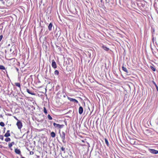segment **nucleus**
<instances>
[{
    "label": "nucleus",
    "instance_id": "c756f323",
    "mask_svg": "<svg viewBox=\"0 0 158 158\" xmlns=\"http://www.w3.org/2000/svg\"><path fill=\"white\" fill-rule=\"evenodd\" d=\"M14 118H15V119H16V120H17L18 121V120H19L18 119V118H17L16 117H15L14 116Z\"/></svg>",
    "mask_w": 158,
    "mask_h": 158
},
{
    "label": "nucleus",
    "instance_id": "7ed1b4c3",
    "mask_svg": "<svg viewBox=\"0 0 158 158\" xmlns=\"http://www.w3.org/2000/svg\"><path fill=\"white\" fill-rule=\"evenodd\" d=\"M148 150L152 154H157L158 153V151L154 149L149 148Z\"/></svg>",
    "mask_w": 158,
    "mask_h": 158
},
{
    "label": "nucleus",
    "instance_id": "9b49d317",
    "mask_svg": "<svg viewBox=\"0 0 158 158\" xmlns=\"http://www.w3.org/2000/svg\"><path fill=\"white\" fill-rule=\"evenodd\" d=\"M15 144V143L14 142H12L11 143H10L8 144V146L9 148H11L13 145Z\"/></svg>",
    "mask_w": 158,
    "mask_h": 158
},
{
    "label": "nucleus",
    "instance_id": "a211bd4d",
    "mask_svg": "<svg viewBox=\"0 0 158 158\" xmlns=\"http://www.w3.org/2000/svg\"><path fill=\"white\" fill-rule=\"evenodd\" d=\"M0 69L2 70H5V67L2 65H0Z\"/></svg>",
    "mask_w": 158,
    "mask_h": 158
},
{
    "label": "nucleus",
    "instance_id": "f257e3e1",
    "mask_svg": "<svg viewBox=\"0 0 158 158\" xmlns=\"http://www.w3.org/2000/svg\"><path fill=\"white\" fill-rule=\"evenodd\" d=\"M53 124L55 128H56L58 129L62 128L64 126V125H60L58 124H56L55 123H54Z\"/></svg>",
    "mask_w": 158,
    "mask_h": 158
},
{
    "label": "nucleus",
    "instance_id": "5701e85b",
    "mask_svg": "<svg viewBox=\"0 0 158 158\" xmlns=\"http://www.w3.org/2000/svg\"><path fill=\"white\" fill-rule=\"evenodd\" d=\"M44 112L45 114H47V110L45 108V107H44Z\"/></svg>",
    "mask_w": 158,
    "mask_h": 158
},
{
    "label": "nucleus",
    "instance_id": "7c9ffc66",
    "mask_svg": "<svg viewBox=\"0 0 158 158\" xmlns=\"http://www.w3.org/2000/svg\"><path fill=\"white\" fill-rule=\"evenodd\" d=\"M62 157L63 158H67V157H66V156H62Z\"/></svg>",
    "mask_w": 158,
    "mask_h": 158
},
{
    "label": "nucleus",
    "instance_id": "20e7f679",
    "mask_svg": "<svg viewBox=\"0 0 158 158\" xmlns=\"http://www.w3.org/2000/svg\"><path fill=\"white\" fill-rule=\"evenodd\" d=\"M16 125L18 126V129H20L23 126L22 122L19 120L16 123Z\"/></svg>",
    "mask_w": 158,
    "mask_h": 158
},
{
    "label": "nucleus",
    "instance_id": "412c9836",
    "mask_svg": "<svg viewBox=\"0 0 158 158\" xmlns=\"http://www.w3.org/2000/svg\"><path fill=\"white\" fill-rule=\"evenodd\" d=\"M0 125L2 127H3L5 126V124L3 122H1L0 123Z\"/></svg>",
    "mask_w": 158,
    "mask_h": 158
},
{
    "label": "nucleus",
    "instance_id": "f3484780",
    "mask_svg": "<svg viewBox=\"0 0 158 158\" xmlns=\"http://www.w3.org/2000/svg\"><path fill=\"white\" fill-rule=\"evenodd\" d=\"M105 140L106 144L107 145V146H108L109 145V143L107 139H106L105 138Z\"/></svg>",
    "mask_w": 158,
    "mask_h": 158
},
{
    "label": "nucleus",
    "instance_id": "393cba45",
    "mask_svg": "<svg viewBox=\"0 0 158 158\" xmlns=\"http://www.w3.org/2000/svg\"><path fill=\"white\" fill-rule=\"evenodd\" d=\"M48 119L49 120L52 119V118L51 117V116L49 114H48Z\"/></svg>",
    "mask_w": 158,
    "mask_h": 158
},
{
    "label": "nucleus",
    "instance_id": "bb28decb",
    "mask_svg": "<svg viewBox=\"0 0 158 158\" xmlns=\"http://www.w3.org/2000/svg\"><path fill=\"white\" fill-rule=\"evenodd\" d=\"M0 139L2 140H3V136L2 135H0Z\"/></svg>",
    "mask_w": 158,
    "mask_h": 158
},
{
    "label": "nucleus",
    "instance_id": "4468645a",
    "mask_svg": "<svg viewBox=\"0 0 158 158\" xmlns=\"http://www.w3.org/2000/svg\"><path fill=\"white\" fill-rule=\"evenodd\" d=\"M27 93L30 94H31V95H35V94L34 93H31L30 91V90H29V89H27Z\"/></svg>",
    "mask_w": 158,
    "mask_h": 158
},
{
    "label": "nucleus",
    "instance_id": "aec40b11",
    "mask_svg": "<svg viewBox=\"0 0 158 158\" xmlns=\"http://www.w3.org/2000/svg\"><path fill=\"white\" fill-rule=\"evenodd\" d=\"M59 73V72L58 70H56L54 72V74L55 75H58Z\"/></svg>",
    "mask_w": 158,
    "mask_h": 158
},
{
    "label": "nucleus",
    "instance_id": "2f4dec72",
    "mask_svg": "<svg viewBox=\"0 0 158 158\" xmlns=\"http://www.w3.org/2000/svg\"><path fill=\"white\" fill-rule=\"evenodd\" d=\"M16 69L17 71H19V69L17 68H16Z\"/></svg>",
    "mask_w": 158,
    "mask_h": 158
},
{
    "label": "nucleus",
    "instance_id": "f704fd0d",
    "mask_svg": "<svg viewBox=\"0 0 158 158\" xmlns=\"http://www.w3.org/2000/svg\"><path fill=\"white\" fill-rule=\"evenodd\" d=\"M3 0H0V1H2Z\"/></svg>",
    "mask_w": 158,
    "mask_h": 158
},
{
    "label": "nucleus",
    "instance_id": "f03ea898",
    "mask_svg": "<svg viewBox=\"0 0 158 158\" xmlns=\"http://www.w3.org/2000/svg\"><path fill=\"white\" fill-rule=\"evenodd\" d=\"M61 138L62 139V142L64 143H66L65 140V133L64 132H62L61 134H60Z\"/></svg>",
    "mask_w": 158,
    "mask_h": 158
},
{
    "label": "nucleus",
    "instance_id": "c9c22d12",
    "mask_svg": "<svg viewBox=\"0 0 158 158\" xmlns=\"http://www.w3.org/2000/svg\"><path fill=\"white\" fill-rule=\"evenodd\" d=\"M9 1V0H7V2H8V1Z\"/></svg>",
    "mask_w": 158,
    "mask_h": 158
},
{
    "label": "nucleus",
    "instance_id": "1a4fd4ad",
    "mask_svg": "<svg viewBox=\"0 0 158 158\" xmlns=\"http://www.w3.org/2000/svg\"><path fill=\"white\" fill-rule=\"evenodd\" d=\"M10 136V131L8 130L7 131L6 133L5 134L4 136L6 137H8Z\"/></svg>",
    "mask_w": 158,
    "mask_h": 158
},
{
    "label": "nucleus",
    "instance_id": "72a5a7b5",
    "mask_svg": "<svg viewBox=\"0 0 158 158\" xmlns=\"http://www.w3.org/2000/svg\"><path fill=\"white\" fill-rule=\"evenodd\" d=\"M156 88H157V89H158V87L156 85Z\"/></svg>",
    "mask_w": 158,
    "mask_h": 158
},
{
    "label": "nucleus",
    "instance_id": "6ab92c4d",
    "mask_svg": "<svg viewBox=\"0 0 158 158\" xmlns=\"http://www.w3.org/2000/svg\"><path fill=\"white\" fill-rule=\"evenodd\" d=\"M60 149L62 151H63L64 153H65V148L63 147H62L61 148H60Z\"/></svg>",
    "mask_w": 158,
    "mask_h": 158
},
{
    "label": "nucleus",
    "instance_id": "0eeeda50",
    "mask_svg": "<svg viewBox=\"0 0 158 158\" xmlns=\"http://www.w3.org/2000/svg\"><path fill=\"white\" fill-rule=\"evenodd\" d=\"M52 67L54 68L55 69L56 68V64L55 61L54 60H52Z\"/></svg>",
    "mask_w": 158,
    "mask_h": 158
},
{
    "label": "nucleus",
    "instance_id": "cd10ccee",
    "mask_svg": "<svg viewBox=\"0 0 158 158\" xmlns=\"http://www.w3.org/2000/svg\"><path fill=\"white\" fill-rule=\"evenodd\" d=\"M2 38H3V35H1L0 36V42L1 41V40L2 39Z\"/></svg>",
    "mask_w": 158,
    "mask_h": 158
},
{
    "label": "nucleus",
    "instance_id": "4be33fe9",
    "mask_svg": "<svg viewBox=\"0 0 158 158\" xmlns=\"http://www.w3.org/2000/svg\"><path fill=\"white\" fill-rule=\"evenodd\" d=\"M5 141H6V142H8V141H9L10 140V138H6L5 139Z\"/></svg>",
    "mask_w": 158,
    "mask_h": 158
},
{
    "label": "nucleus",
    "instance_id": "9d476101",
    "mask_svg": "<svg viewBox=\"0 0 158 158\" xmlns=\"http://www.w3.org/2000/svg\"><path fill=\"white\" fill-rule=\"evenodd\" d=\"M52 23H50L48 26V29L49 31H51L52 30Z\"/></svg>",
    "mask_w": 158,
    "mask_h": 158
},
{
    "label": "nucleus",
    "instance_id": "423d86ee",
    "mask_svg": "<svg viewBox=\"0 0 158 158\" xmlns=\"http://www.w3.org/2000/svg\"><path fill=\"white\" fill-rule=\"evenodd\" d=\"M68 99L70 100V101H72L73 102H76V103H78V101L76 99L73 98H71L68 97Z\"/></svg>",
    "mask_w": 158,
    "mask_h": 158
},
{
    "label": "nucleus",
    "instance_id": "6e6552de",
    "mask_svg": "<svg viewBox=\"0 0 158 158\" xmlns=\"http://www.w3.org/2000/svg\"><path fill=\"white\" fill-rule=\"evenodd\" d=\"M83 111V110L82 107L81 106H80L79 108V113L80 114H81Z\"/></svg>",
    "mask_w": 158,
    "mask_h": 158
},
{
    "label": "nucleus",
    "instance_id": "a878e982",
    "mask_svg": "<svg viewBox=\"0 0 158 158\" xmlns=\"http://www.w3.org/2000/svg\"><path fill=\"white\" fill-rule=\"evenodd\" d=\"M12 48H13V47L12 46L11 48L10 49V52L11 53H13L14 52V51L12 50Z\"/></svg>",
    "mask_w": 158,
    "mask_h": 158
},
{
    "label": "nucleus",
    "instance_id": "2eb2a0df",
    "mask_svg": "<svg viewBox=\"0 0 158 158\" xmlns=\"http://www.w3.org/2000/svg\"><path fill=\"white\" fill-rule=\"evenodd\" d=\"M15 85L18 87L20 89H21V85L19 83H15Z\"/></svg>",
    "mask_w": 158,
    "mask_h": 158
},
{
    "label": "nucleus",
    "instance_id": "b1692460",
    "mask_svg": "<svg viewBox=\"0 0 158 158\" xmlns=\"http://www.w3.org/2000/svg\"><path fill=\"white\" fill-rule=\"evenodd\" d=\"M151 68L153 71H156V69L153 67L152 66H151Z\"/></svg>",
    "mask_w": 158,
    "mask_h": 158
},
{
    "label": "nucleus",
    "instance_id": "f8f14e48",
    "mask_svg": "<svg viewBox=\"0 0 158 158\" xmlns=\"http://www.w3.org/2000/svg\"><path fill=\"white\" fill-rule=\"evenodd\" d=\"M51 136L52 138H54L55 137L56 135L54 132H52L51 133Z\"/></svg>",
    "mask_w": 158,
    "mask_h": 158
},
{
    "label": "nucleus",
    "instance_id": "c85d7f7f",
    "mask_svg": "<svg viewBox=\"0 0 158 158\" xmlns=\"http://www.w3.org/2000/svg\"><path fill=\"white\" fill-rule=\"evenodd\" d=\"M33 154H34V152H33L31 151L30 152V154L31 155H32Z\"/></svg>",
    "mask_w": 158,
    "mask_h": 158
},
{
    "label": "nucleus",
    "instance_id": "473e14b6",
    "mask_svg": "<svg viewBox=\"0 0 158 158\" xmlns=\"http://www.w3.org/2000/svg\"><path fill=\"white\" fill-rule=\"evenodd\" d=\"M3 129H4V131H5V130L6 129V128H4Z\"/></svg>",
    "mask_w": 158,
    "mask_h": 158
},
{
    "label": "nucleus",
    "instance_id": "39448f33",
    "mask_svg": "<svg viewBox=\"0 0 158 158\" xmlns=\"http://www.w3.org/2000/svg\"><path fill=\"white\" fill-rule=\"evenodd\" d=\"M15 151L16 154H19L20 155V156H22V155L21 154V152L20 149H18L17 148H15Z\"/></svg>",
    "mask_w": 158,
    "mask_h": 158
},
{
    "label": "nucleus",
    "instance_id": "ddd939ff",
    "mask_svg": "<svg viewBox=\"0 0 158 158\" xmlns=\"http://www.w3.org/2000/svg\"><path fill=\"white\" fill-rule=\"evenodd\" d=\"M122 69L124 71H125V72H126L127 73H128V72L127 71V69L124 67V66H123L122 67Z\"/></svg>",
    "mask_w": 158,
    "mask_h": 158
},
{
    "label": "nucleus",
    "instance_id": "dca6fc26",
    "mask_svg": "<svg viewBox=\"0 0 158 158\" xmlns=\"http://www.w3.org/2000/svg\"><path fill=\"white\" fill-rule=\"evenodd\" d=\"M102 48L105 50L106 51H108L109 50V48H107L106 47L104 46H102Z\"/></svg>",
    "mask_w": 158,
    "mask_h": 158
}]
</instances>
